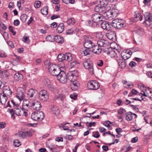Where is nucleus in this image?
<instances>
[{
    "label": "nucleus",
    "mask_w": 152,
    "mask_h": 152,
    "mask_svg": "<svg viewBox=\"0 0 152 152\" xmlns=\"http://www.w3.org/2000/svg\"><path fill=\"white\" fill-rule=\"evenodd\" d=\"M68 79L71 82V87L73 90L75 91L78 88L79 84L77 81V76L74 72L70 71L68 73Z\"/></svg>",
    "instance_id": "f257e3e1"
},
{
    "label": "nucleus",
    "mask_w": 152,
    "mask_h": 152,
    "mask_svg": "<svg viewBox=\"0 0 152 152\" xmlns=\"http://www.w3.org/2000/svg\"><path fill=\"white\" fill-rule=\"evenodd\" d=\"M48 68L49 72L52 75L56 77L62 71L59 69L57 65L53 64H49Z\"/></svg>",
    "instance_id": "f03ea898"
},
{
    "label": "nucleus",
    "mask_w": 152,
    "mask_h": 152,
    "mask_svg": "<svg viewBox=\"0 0 152 152\" xmlns=\"http://www.w3.org/2000/svg\"><path fill=\"white\" fill-rule=\"evenodd\" d=\"M111 24L114 28L118 29L124 27L126 26L124 20L118 18L113 20Z\"/></svg>",
    "instance_id": "7ed1b4c3"
},
{
    "label": "nucleus",
    "mask_w": 152,
    "mask_h": 152,
    "mask_svg": "<svg viewBox=\"0 0 152 152\" xmlns=\"http://www.w3.org/2000/svg\"><path fill=\"white\" fill-rule=\"evenodd\" d=\"M44 117V114L42 111H35L31 115V118L35 121H42Z\"/></svg>",
    "instance_id": "20e7f679"
},
{
    "label": "nucleus",
    "mask_w": 152,
    "mask_h": 152,
    "mask_svg": "<svg viewBox=\"0 0 152 152\" xmlns=\"http://www.w3.org/2000/svg\"><path fill=\"white\" fill-rule=\"evenodd\" d=\"M83 65L85 69H88L91 75L94 74V69L93 63L88 59L85 60L83 63Z\"/></svg>",
    "instance_id": "39448f33"
},
{
    "label": "nucleus",
    "mask_w": 152,
    "mask_h": 152,
    "mask_svg": "<svg viewBox=\"0 0 152 152\" xmlns=\"http://www.w3.org/2000/svg\"><path fill=\"white\" fill-rule=\"evenodd\" d=\"M49 96V94L45 90H42L39 92V99L42 102L46 101L48 99Z\"/></svg>",
    "instance_id": "423d86ee"
},
{
    "label": "nucleus",
    "mask_w": 152,
    "mask_h": 152,
    "mask_svg": "<svg viewBox=\"0 0 152 152\" xmlns=\"http://www.w3.org/2000/svg\"><path fill=\"white\" fill-rule=\"evenodd\" d=\"M57 79L61 83L64 84L66 83L68 79V75L67 76L65 72L62 71L57 77Z\"/></svg>",
    "instance_id": "0eeeda50"
},
{
    "label": "nucleus",
    "mask_w": 152,
    "mask_h": 152,
    "mask_svg": "<svg viewBox=\"0 0 152 152\" xmlns=\"http://www.w3.org/2000/svg\"><path fill=\"white\" fill-rule=\"evenodd\" d=\"M87 86L89 88L92 90L97 89L99 87L98 82L95 80L90 81L87 83Z\"/></svg>",
    "instance_id": "6e6552de"
},
{
    "label": "nucleus",
    "mask_w": 152,
    "mask_h": 152,
    "mask_svg": "<svg viewBox=\"0 0 152 152\" xmlns=\"http://www.w3.org/2000/svg\"><path fill=\"white\" fill-rule=\"evenodd\" d=\"M97 43L99 47L102 48V50L104 48L109 47V42L107 40L103 39H99L97 41Z\"/></svg>",
    "instance_id": "1a4fd4ad"
},
{
    "label": "nucleus",
    "mask_w": 152,
    "mask_h": 152,
    "mask_svg": "<svg viewBox=\"0 0 152 152\" xmlns=\"http://www.w3.org/2000/svg\"><path fill=\"white\" fill-rule=\"evenodd\" d=\"M132 53V52L131 50H125L121 52V55L123 59L125 60L129 58Z\"/></svg>",
    "instance_id": "9d476101"
},
{
    "label": "nucleus",
    "mask_w": 152,
    "mask_h": 152,
    "mask_svg": "<svg viewBox=\"0 0 152 152\" xmlns=\"http://www.w3.org/2000/svg\"><path fill=\"white\" fill-rule=\"evenodd\" d=\"M41 107L40 102L38 101L35 100L31 103L30 109L32 108L34 110L38 111L41 109Z\"/></svg>",
    "instance_id": "9b49d317"
},
{
    "label": "nucleus",
    "mask_w": 152,
    "mask_h": 152,
    "mask_svg": "<svg viewBox=\"0 0 152 152\" xmlns=\"http://www.w3.org/2000/svg\"><path fill=\"white\" fill-rule=\"evenodd\" d=\"M93 41L89 39H85L83 42V45L85 48L91 49L92 46L94 45Z\"/></svg>",
    "instance_id": "f8f14e48"
},
{
    "label": "nucleus",
    "mask_w": 152,
    "mask_h": 152,
    "mask_svg": "<svg viewBox=\"0 0 152 152\" xmlns=\"http://www.w3.org/2000/svg\"><path fill=\"white\" fill-rule=\"evenodd\" d=\"M133 32L134 34L140 36L143 34L144 31L142 28L138 26H136L134 28Z\"/></svg>",
    "instance_id": "ddd939ff"
},
{
    "label": "nucleus",
    "mask_w": 152,
    "mask_h": 152,
    "mask_svg": "<svg viewBox=\"0 0 152 152\" xmlns=\"http://www.w3.org/2000/svg\"><path fill=\"white\" fill-rule=\"evenodd\" d=\"M15 113L18 116H20L23 113L24 114V115L26 116L27 115L26 111L22 109V108H19L18 106L15 107L14 110Z\"/></svg>",
    "instance_id": "4468645a"
},
{
    "label": "nucleus",
    "mask_w": 152,
    "mask_h": 152,
    "mask_svg": "<svg viewBox=\"0 0 152 152\" xmlns=\"http://www.w3.org/2000/svg\"><path fill=\"white\" fill-rule=\"evenodd\" d=\"M92 19L97 23L99 21H102L103 16L99 13H95L92 16Z\"/></svg>",
    "instance_id": "2eb2a0df"
},
{
    "label": "nucleus",
    "mask_w": 152,
    "mask_h": 152,
    "mask_svg": "<svg viewBox=\"0 0 152 152\" xmlns=\"http://www.w3.org/2000/svg\"><path fill=\"white\" fill-rule=\"evenodd\" d=\"M3 94L10 97L12 95V92L10 88L8 86H5L4 87L3 90Z\"/></svg>",
    "instance_id": "dca6fc26"
},
{
    "label": "nucleus",
    "mask_w": 152,
    "mask_h": 152,
    "mask_svg": "<svg viewBox=\"0 0 152 152\" xmlns=\"http://www.w3.org/2000/svg\"><path fill=\"white\" fill-rule=\"evenodd\" d=\"M126 119L128 121H132L133 118V116L134 118H136L137 117V115L131 112H129L126 113Z\"/></svg>",
    "instance_id": "f3484780"
},
{
    "label": "nucleus",
    "mask_w": 152,
    "mask_h": 152,
    "mask_svg": "<svg viewBox=\"0 0 152 152\" xmlns=\"http://www.w3.org/2000/svg\"><path fill=\"white\" fill-rule=\"evenodd\" d=\"M104 12L105 17L106 19L112 20L115 15V13L111 11H108L107 12H106V11H105V12Z\"/></svg>",
    "instance_id": "a211bd4d"
},
{
    "label": "nucleus",
    "mask_w": 152,
    "mask_h": 152,
    "mask_svg": "<svg viewBox=\"0 0 152 152\" xmlns=\"http://www.w3.org/2000/svg\"><path fill=\"white\" fill-rule=\"evenodd\" d=\"M92 46L91 49L92 52L97 54H99L101 53L102 48L99 47V45L97 46V45H95L94 43V45Z\"/></svg>",
    "instance_id": "6ab92c4d"
},
{
    "label": "nucleus",
    "mask_w": 152,
    "mask_h": 152,
    "mask_svg": "<svg viewBox=\"0 0 152 152\" xmlns=\"http://www.w3.org/2000/svg\"><path fill=\"white\" fill-rule=\"evenodd\" d=\"M31 103L29 102L28 100H24L22 105V108L26 111H27L28 109H30Z\"/></svg>",
    "instance_id": "aec40b11"
},
{
    "label": "nucleus",
    "mask_w": 152,
    "mask_h": 152,
    "mask_svg": "<svg viewBox=\"0 0 152 152\" xmlns=\"http://www.w3.org/2000/svg\"><path fill=\"white\" fill-rule=\"evenodd\" d=\"M116 60L120 68H124L125 67L126 64L125 60L119 58H117Z\"/></svg>",
    "instance_id": "412c9836"
},
{
    "label": "nucleus",
    "mask_w": 152,
    "mask_h": 152,
    "mask_svg": "<svg viewBox=\"0 0 152 152\" xmlns=\"http://www.w3.org/2000/svg\"><path fill=\"white\" fill-rule=\"evenodd\" d=\"M21 88H19L17 89V91L16 97L20 101L22 100L24 97L23 92L21 90Z\"/></svg>",
    "instance_id": "4be33fe9"
},
{
    "label": "nucleus",
    "mask_w": 152,
    "mask_h": 152,
    "mask_svg": "<svg viewBox=\"0 0 152 152\" xmlns=\"http://www.w3.org/2000/svg\"><path fill=\"white\" fill-rule=\"evenodd\" d=\"M37 91L35 89L31 88L28 91L27 96L28 97H32L38 94Z\"/></svg>",
    "instance_id": "5701e85b"
},
{
    "label": "nucleus",
    "mask_w": 152,
    "mask_h": 152,
    "mask_svg": "<svg viewBox=\"0 0 152 152\" xmlns=\"http://www.w3.org/2000/svg\"><path fill=\"white\" fill-rule=\"evenodd\" d=\"M9 97L3 94L0 93V102L3 105H4L8 100Z\"/></svg>",
    "instance_id": "b1692460"
},
{
    "label": "nucleus",
    "mask_w": 152,
    "mask_h": 152,
    "mask_svg": "<svg viewBox=\"0 0 152 152\" xmlns=\"http://www.w3.org/2000/svg\"><path fill=\"white\" fill-rule=\"evenodd\" d=\"M102 28L104 29L109 31L110 29V25L108 22L104 21L101 24Z\"/></svg>",
    "instance_id": "393cba45"
},
{
    "label": "nucleus",
    "mask_w": 152,
    "mask_h": 152,
    "mask_svg": "<svg viewBox=\"0 0 152 152\" xmlns=\"http://www.w3.org/2000/svg\"><path fill=\"white\" fill-rule=\"evenodd\" d=\"M99 2V4L106 10H107V6L108 4V1L106 0H98Z\"/></svg>",
    "instance_id": "a878e982"
},
{
    "label": "nucleus",
    "mask_w": 152,
    "mask_h": 152,
    "mask_svg": "<svg viewBox=\"0 0 152 152\" xmlns=\"http://www.w3.org/2000/svg\"><path fill=\"white\" fill-rule=\"evenodd\" d=\"M53 38L55 41L58 43H62L64 42L63 38L60 35L55 36Z\"/></svg>",
    "instance_id": "bb28decb"
},
{
    "label": "nucleus",
    "mask_w": 152,
    "mask_h": 152,
    "mask_svg": "<svg viewBox=\"0 0 152 152\" xmlns=\"http://www.w3.org/2000/svg\"><path fill=\"white\" fill-rule=\"evenodd\" d=\"M14 78L15 80L18 81H21L23 79V76L19 73L15 74L14 76Z\"/></svg>",
    "instance_id": "cd10ccee"
},
{
    "label": "nucleus",
    "mask_w": 152,
    "mask_h": 152,
    "mask_svg": "<svg viewBox=\"0 0 152 152\" xmlns=\"http://www.w3.org/2000/svg\"><path fill=\"white\" fill-rule=\"evenodd\" d=\"M94 10L96 12H105L106 10H104V8L102 7L99 4L96 5L94 8Z\"/></svg>",
    "instance_id": "c85d7f7f"
},
{
    "label": "nucleus",
    "mask_w": 152,
    "mask_h": 152,
    "mask_svg": "<svg viewBox=\"0 0 152 152\" xmlns=\"http://www.w3.org/2000/svg\"><path fill=\"white\" fill-rule=\"evenodd\" d=\"M51 109L53 113L56 115H57L59 114V110L57 106L53 105L51 107Z\"/></svg>",
    "instance_id": "c756f323"
},
{
    "label": "nucleus",
    "mask_w": 152,
    "mask_h": 152,
    "mask_svg": "<svg viewBox=\"0 0 152 152\" xmlns=\"http://www.w3.org/2000/svg\"><path fill=\"white\" fill-rule=\"evenodd\" d=\"M64 25L63 23H60L57 27L56 31L58 33H61L64 31Z\"/></svg>",
    "instance_id": "7c9ffc66"
},
{
    "label": "nucleus",
    "mask_w": 152,
    "mask_h": 152,
    "mask_svg": "<svg viewBox=\"0 0 152 152\" xmlns=\"http://www.w3.org/2000/svg\"><path fill=\"white\" fill-rule=\"evenodd\" d=\"M64 54V60L67 61H71L72 59V55L70 53H66Z\"/></svg>",
    "instance_id": "2f4dec72"
},
{
    "label": "nucleus",
    "mask_w": 152,
    "mask_h": 152,
    "mask_svg": "<svg viewBox=\"0 0 152 152\" xmlns=\"http://www.w3.org/2000/svg\"><path fill=\"white\" fill-rule=\"evenodd\" d=\"M1 72V77L3 79H7L9 76L8 72L6 70H4Z\"/></svg>",
    "instance_id": "473e14b6"
},
{
    "label": "nucleus",
    "mask_w": 152,
    "mask_h": 152,
    "mask_svg": "<svg viewBox=\"0 0 152 152\" xmlns=\"http://www.w3.org/2000/svg\"><path fill=\"white\" fill-rule=\"evenodd\" d=\"M75 20L73 18H69L67 21L66 23L67 25H72L75 23Z\"/></svg>",
    "instance_id": "72a5a7b5"
},
{
    "label": "nucleus",
    "mask_w": 152,
    "mask_h": 152,
    "mask_svg": "<svg viewBox=\"0 0 152 152\" xmlns=\"http://www.w3.org/2000/svg\"><path fill=\"white\" fill-rule=\"evenodd\" d=\"M104 53H107L108 55H110V53L112 50L111 48H109V47L104 48V49H102Z\"/></svg>",
    "instance_id": "f704fd0d"
},
{
    "label": "nucleus",
    "mask_w": 152,
    "mask_h": 152,
    "mask_svg": "<svg viewBox=\"0 0 152 152\" xmlns=\"http://www.w3.org/2000/svg\"><path fill=\"white\" fill-rule=\"evenodd\" d=\"M48 9L47 7H44L41 10V12L44 15H47L48 14Z\"/></svg>",
    "instance_id": "c9c22d12"
},
{
    "label": "nucleus",
    "mask_w": 152,
    "mask_h": 152,
    "mask_svg": "<svg viewBox=\"0 0 152 152\" xmlns=\"http://www.w3.org/2000/svg\"><path fill=\"white\" fill-rule=\"evenodd\" d=\"M64 54H59L57 57L58 60L59 61H62L64 60Z\"/></svg>",
    "instance_id": "e433bc0d"
},
{
    "label": "nucleus",
    "mask_w": 152,
    "mask_h": 152,
    "mask_svg": "<svg viewBox=\"0 0 152 152\" xmlns=\"http://www.w3.org/2000/svg\"><path fill=\"white\" fill-rule=\"evenodd\" d=\"M98 24L96 22H94V20H90L88 21L89 26H91L95 27L97 26Z\"/></svg>",
    "instance_id": "4c0bfd02"
},
{
    "label": "nucleus",
    "mask_w": 152,
    "mask_h": 152,
    "mask_svg": "<svg viewBox=\"0 0 152 152\" xmlns=\"http://www.w3.org/2000/svg\"><path fill=\"white\" fill-rule=\"evenodd\" d=\"M115 35V34L114 33L110 32L107 34V37L110 40H112L113 39Z\"/></svg>",
    "instance_id": "58836bf2"
},
{
    "label": "nucleus",
    "mask_w": 152,
    "mask_h": 152,
    "mask_svg": "<svg viewBox=\"0 0 152 152\" xmlns=\"http://www.w3.org/2000/svg\"><path fill=\"white\" fill-rule=\"evenodd\" d=\"M110 55L112 58H115L116 57V58H118L117 56L116 53L114 50H112L111 51V52L110 53Z\"/></svg>",
    "instance_id": "ea45409f"
},
{
    "label": "nucleus",
    "mask_w": 152,
    "mask_h": 152,
    "mask_svg": "<svg viewBox=\"0 0 152 152\" xmlns=\"http://www.w3.org/2000/svg\"><path fill=\"white\" fill-rule=\"evenodd\" d=\"M92 52L91 49H86L84 50L83 51V53L84 56H87L88 55H89L90 54V53Z\"/></svg>",
    "instance_id": "a19ab883"
},
{
    "label": "nucleus",
    "mask_w": 152,
    "mask_h": 152,
    "mask_svg": "<svg viewBox=\"0 0 152 152\" xmlns=\"http://www.w3.org/2000/svg\"><path fill=\"white\" fill-rule=\"evenodd\" d=\"M58 66L61 69V68L64 69L65 67V64L62 61H59L58 63Z\"/></svg>",
    "instance_id": "79ce46f5"
},
{
    "label": "nucleus",
    "mask_w": 152,
    "mask_h": 152,
    "mask_svg": "<svg viewBox=\"0 0 152 152\" xmlns=\"http://www.w3.org/2000/svg\"><path fill=\"white\" fill-rule=\"evenodd\" d=\"M27 16L25 14H22L20 17V18L22 21L23 22H25L26 20Z\"/></svg>",
    "instance_id": "37998d69"
},
{
    "label": "nucleus",
    "mask_w": 152,
    "mask_h": 152,
    "mask_svg": "<svg viewBox=\"0 0 152 152\" xmlns=\"http://www.w3.org/2000/svg\"><path fill=\"white\" fill-rule=\"evenodd\" d=\"M41 5V2L39 1H36L34 4V6L36 8H38Z\"/></svg>",
    "instance_id": "c03bdc74"
},
{
    "label": "nucleus",
    "mask_w": 152,
    "mask_h": 152,
    "mask_svg": "<svg viewBox=\"0 0 152 152\" xmlns=\"http://www.w3.org/2000/svg\"><path fill=\"white\" fill-rule=\"evenodd\" d=\"M93 134L92 136L95 138H98L100 136V134L98 131L93 132Z\"/></svg>",
    "instance_id": "a18cd8bd"
},
{
    "label": "nucleus",
    "mask_w": 152,
    "mask_h": 152,
    "mask_svg": "<svg viewBox=\"0 0 152 152\" xmlns=\"http://www.w3.org/2000/svg\"><path fill=\"white\" fill-rule=\"evenodd\" d=\"M13 144L16 147L19 146L20 145V142L18 139L15 140L13 142Z\"/></svg>",
    "instance_id": "49530a36"
},
{
    "label": "nucleus",
    "mask_w": 152,
    "mask_h": 152,
    "mask_svg": "<svg viewBox=\"0 0 152 152\" xmlns=\"http://www.w3.org/2000/svg\"><path fill=\"white\" fill-rule=\"evenodd\" d=\"M44 84L45 85L48 87H50V86L51 85L50 81L48 79H47L45 80L44 82Z\"/></svg>",
    "instance_id": "de8ad7c7"
},
{
    "label": "nucleus",
    "mask_w": 152,
    "mask_h": 152,
    "mask_svg": "<svg viewBox=\"0 0 152 152\" xmlns=\"http://www.w3.org/2000/svg\"><path fill=\"white\" fill-rule=\"evenodd\" d=\"M77 64V61H75L71 62L70 68H72L76 67Z\"/></svg>",
    "instance_id": "09e8293b"
},
{
    "label": "nucleus",
    "mask_w": 152,
    "mask_h": 152,
    "mask_svg": "<svg viewBox=\"0 0 152 152\" xmlns=\"http://www.w3.org/2000/svg\"><path fill=\"white\" fill-rule=\"evenodd\" d=\"M103 36L102 33V32H98L96 33V37L98 38H102Z\"/></svg>",
    "instance_id": "8fccbe9b"
},
{
    "label": "nucleus",
    "mask_w": 152,
    "mask_h": 152,
    "mask_svg": "<svg viewBox=\"0 0 152 152\" xmlns=\"http://www.w3.org/2000/svg\"><path fill=\"white\" fill-rule=\"evenodd\" d=\"M64 98L65 96L64 95L59 94L58 96L57 99L58 100L63 101L64 100Z\"/></svg>",
    "instance_id": "3c124183"
},
{
    "label": "nucleus",
    "mask_w": 152,
    "mask_h": 152,
    "mask_svg": "<svg viewBox=\"0 0 152 152\" xmlns=\"http://www.w3.org/2000/svg\"><path fill=\"white\" fill-rule=\"evenodd\" d=\"M74 32V30L72 28L68 29L66 32L67 34L70 35L72 34Z\"/></svg>",
    "instance_id": "603ef678"
},
{
    "label": "nucleus",
    "mask_w": 152,
    "mask_h": 152,
    "mask_svg": "<svg viewBox=\"0 0 152 152\" xmlns=\"http://www.w3.org/2000/svg\"><path fill=\"white\" fill-rule=\"evenodd\" d=\"M146 20L145 21L147 24L149 25V24H148L147 23L148 22V23H150L151 22V19L150 18V17L149 16H147V17L145 18Z\"/></svg>",
    "instance_id": "864d4df0"
},
{
    "label": "nucleus",
    "mask_w": 152,
    "mask_h": 152,
    "mask_svg": "<svg viewBox=\"0 0 152 152\" xmlns=\"http://www.w3.org/2000/svg\"><path fill=\"white\" fill-rule=\"evenodd\" d=\"M77 95L76 94H71L70 96V97L72 99L74 100H75L77 97Z\"/></svg>",
    "instance_id": "5fc2aeb1"
},
{
    "label": "nucleus",
    "mask_w": 152,
    "mask_h": 152,
    "mask_svg": "<svg viewBox=\"0 0 152 152\" xmlns=\"http://www.w3.org/2000/svg\"><path fill=\"white\" fill-rule=\"evenodd\" d=\"M6 54L3 51H0V57H4L7 56Z\"/></svg>",
    "instance_id": "6e6d98bb"
},
{
    "label": "nucleus",
    "mask_w": 152,
    "mask_h": 152,
    "mask_svg": "<svg viewBox=\"0 0 152 152\" xmlns=\"http://www.w3.org/2000/svg\"><path fill=\"white\" fill-rule=\"evenodd\" d=\"M46 40L49 42H52L53 40V38L51 36L48 35L46 38Z\"/></svg>",
    "instance_id": "4d7b16f0"
},
{
    "label": "nucleus",
    "mask_w": 152,
    "mask_h": 152,
    "mask_svg": "<svg viewBox=\"0 0 152 152\" xmlns=\"http://www.w3.org/2000/svg\"><path fill=\"white\" fill-rule=\"evenodd\" d=\"M18 136L22 138H23L25 137V136L24 132H20L18 133Z\"/></svg>",
    "instance_id": "13d9d810"
},
{
    "label": "nucleus",
    "mask_w": 152,
    "mask_h": 152,
    "mask_svg": "<svg viewBox=\"0 0 152 152\" xmlns=\"http://www.w3.org/2000/svg\"><path fill=\"white\" fill-rule=\"evenodd\" d=\"M9 28L10 31L12 33L13 35H15L16 34V32L13 31V27L11 26H9Z\"/></svg>",
    "instance_id": "bf43d9fd"
},
{
    "label": "nucleus",
    "mask_w": 152,
    "mask_h": 152,
    "mask_svg": "<svg viewBox=\"0 0 152 152\" xmlns=\"http://www.w3.org/2000/svg\"><path fill=\"white\" fill-rule=\"evenodd\" d=\"M7 43L8 45L10 46L12 48H14V46L12 41H7Z\"/></svg>",
    "instance_id": "052dcab7"
},
{
    "label": "nucleus",
    "mask_w": 152,
    "mask_h": 152,
    "mask_svg": "<svg viewBox=\"0 0 152 152\" xmlns=\"http://www.w3.org/2000/svg\"><path fill=\"white\" fill-rule=\"evenodd\" d=\"M60 16L58 15H53L51 17V20H53L55 19L60 18Z\"/></svg>",
    "instance_id": "680f3d73"
},
{
    "label": "nucleus",
    "mask_w": 152,
    "mask_h": 152,
    "mask_svg": "<svg viewBox=\"0 0 152 152\" xmlns=\"http://www.w3.org/2000/svg\"><path fill=\"white\" fill-rule=\"evenodd\" d=\"M97 65L99 66H101L103 65V62L102 60H99L97 62Z\"/></svg>",
    "instance_id": "e2e57ef3"
},
{
    "label": "nucleus",
    "mask_w": 152,
    "mask_h": 152,
    "mask_svg": "<svg viewBox=\"0 0 152 152\" xmlns=\"http://www.w3.org/2000/svg\"><path fill=\"white\" fill-rule=\"evenodd\" d=\"M55 140L58 142H63V139L62 137H58L55 138Z\"/></svg>",
    "instance_id": "0e129e2a"
},
{
    "label": "nucleus",
    "mask_w": 152,
    "mask_h": 152,
    "mask_svg": "<svg viewBox=\"0 0 152 152\" xmlns=\"http://www.w3.org/2000/svg\"><path fill=\"white\" fill-rule=\"evenodd\" d=\"M24 134L25 137H28L31 136V134L30 132H24Z\"/></svg>",
    "instance_id": "69168bd1"
},
{
    "label": "nucleus",
    "mask_w": 152,
    "mask_h": 152,
    "mask_svg": "<svg viewBox=\"0 0 152 152\" xmlns=\"http://www.w3.org/2000/svg\"><path fill=\"white\" fill-rule=\"evenodd\" d=\"M110 124L111 123L110 121H107L104 122V125L105 126L109 127L110 126Z\"/></svg>",
    "instance_id": "338daca9"
},
{
    "label": "nucleus",
    "mask_w": 152,
    "mask_h": 152,
    "mask_svg": "<svg viewBox=\"0 0 152 152\" xmlns=\"http://www.w3.org/2000/svg\"><path fill=\"white\" fill-rule=\"evenodd\" d=\"M129 64L130 66L133 67L135 66L137 64L134 61H132L130 62Z\"/></svg>",
    "instance_id": "774afa93"
}]
</instances>
